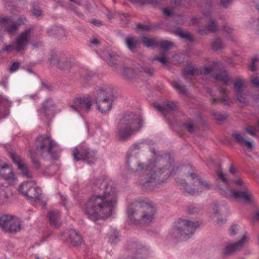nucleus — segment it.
<instances>
[{
  "label": "nucleus",
  "instance_id": "obj_36",
  "mask_svg": "<svg viewBox=\"0 0 259 259\" xmlns=\"http://www.w3.org/2000/svg\"><path fill=\"white\" fill-rule=\"evenodd\" d=\"M177 33L179 36L183 39L190 42L193 41V38L191 34L187 31L179 29L177 30Z\"/></svg>",
  "mask_w": 259,
  "mask_h": 259
},
{
  "label": "nucleus",
  "instance_id": "obj_34",
  "mask_svg": "<svg viewBox=\"0 0 259 259\" xmlns=\"http://www.w3.org/2000/svg\"><path fill=\"white\" fill-rule=\"evenodd\" d=\"M137 68L141 73H144L148 76H151L154 74V69L152 67H148L138 65Z\"/></svg>",
  "mask_w": 259,
  "mask_h": 259
},
{
  "label": "nucleus",
  "instance_id": "obj_11",
  "mask_svg": "<svg viewBox=\"0 0 259 259\" xmlns=\"http://www.w3.org/2000/svg\"><path fill=\"white\" fill-rule=\"evenodd\" d=\"M0 228L4 233H16V216L9 213L2 214L0 216Z\"/></svg>",
  "mask_w": 259,
  "mask_h": 259
},
{
  "label": "nucleus",
  "instance_id": "obj_52",
  "mask_svg": "<svg viewBox=\"0 0 259 259\" xmlns=\"http://www.w3.org/2000/svg\"><path fill=\"white\" fill-rule=\"evenodd\" d=\"M223 28L224 31L228 33H231L234 30V28L227 23L223 25Z\"/></svg>",
  "mask_w": 259,
  "mask_h": 259
},
{
  "label": "nucleus",
  "instance_id": "obj_45",
  "mask_svg": "<svg viewBox=\"0 0 259 259\" xmlns=\"http://www.w3.org/2000/svg\"><path fill=\"white\" fill-rule=\"evenodd\" d=\"M212 115L213 117L217 120L222 121L226 119L228 116L226 114H222L217 112H213Z\"/></svg>",
  "mask_w": 259,
  "mask_h": 259
},
{
  "label": "nucleus",
  "instance_id": "obj_5",
  "mask_svg": "<svg viewBox=\"0 0 259 259\" xmlns=\"http://www.w3.org/2000/svg\"><path fill=\"white\" fill-rule=\"evenodd\" d=\"M177 182L186 192L192 194L208 190L211 187L208 182L193 172L188 174L186 179H178Z\"/></svg>",
  "mask_w": 259,
  "mask_h": 259
},
{
  "label": "nucleus",
  "instance_id": "obj_13",
  "mask_svg": "<svg viewBox=\"0 0 259 259\" xmlns=\"http://www.w3.org/2000/svg\"><path fill=\"white\" fill-rule=\"evenodd\" d=\"M0 177L10 183L14 182L16 178L15 172L11 165L0 159Z\"/></svg>",
  "mask_w": 259,
  "mask_h": 259
},
{
  "label": "nucleus",
  "instance_id": "obj_20",
  "mask_svg": "<svg viewBox=\"0 0 259 259\" xmlns=\"http://www.w3.org/2000/svg\"><path fill=\"white\" fill-rule=\"evenodd\" d=\"M220 93L222 94L221 99L215 98L212 94L211 90L210 89H207V92L209 93L211 96L210 101L212 105H216L220 101L226 105H230L231 101L230 98L227 96L226 94V89L225 88H221L219 89Z\"/></svg>",
  "mask_w": 259,
  "mask_h": 259
},
{
  "label": "nucleus",
  "instance_id": "obj_54",
  "mask_svg": "<svg viewBox=\"0 0 259 259\" xmlns=\"http://www.w3.org/2000/svg\"><path fill=\"white\" fill-rule=\"evenodd\" d=\"M32 14L36 16L39 17L42 14V11L39 8H33L32 10Z\"/></svg>",
  "mask_w": 259,
  "mask_h": 259
},
{
  "label": "nucleus",
  "instance_id": "obj_50",
  "mask_svg": "<svg viewBox=\"0 0 259 259\" xmlns=\"http://www.w3.org/2000/svg\"><path fill=\"white\" fill-rule=\"evenodd\" d=\"M128 248L132 253L136 254L138 252V245L136 243H131L128 245Z\"/></svg>",
  "mask_w": 259,
  "mask_h": 259
},
{
  "label": "nucleus",
  "instance_id": "obj_38",
  "mask_svg": "<svg viewBox=\"0 0 259 259\" xmlns=\"http://www.w3.org/2000/svg\"><path fill=\"white\" fill-rule=\"evenodd\" d=\"M212 219L215 220L219 225H221L224 222V220L220 217L218 207L215 206L213 208V212L211 215Z\"/></svg>",
  "mask_w": 259,
  "mask_h": 259
},
{
  "label": "nucleus",
  "instance_id": "obj_6",
  "mask_svg": "<svg viewBox=\"0 0 259 259\" xmlns=\"http://www.w3.org/2000/svg\"><path fill=\"white\" fill-rule=\"evenodd\" d=\"M233 183L236 185L241 186V189L235 190L226 187V190H224L219 187L221 194L228 198L243 199L246 203L253 202L254 196L244 184L243 180L241 178H237L233 181Z\"/></svg>",
  "mask_w": 259,
  "mask_h": 259
},
{
  "label": "nucleus",
  "instance_id": "obj_29",
  "mask_svg": "<svg viewBox=\"0 0 259 259\" xmlns=\"http://www.w3.org/2000/svg\"><path fill=\"white\" fill-rule=\"evenodd\" d=\"M119 59L118 56L112 53L108 54L107 62L109 65L117 69L118 68Z\"/></svg>",
  "mask_w": 259,
  "mask_h": 259
},
{
  "label": "nucleus",
  "instance_id": "obj_55",
  "mask_svg": "<svg viewBox=\"0 0 259 259\" xmlns=\"http://www.w3.org/2000/svg\"><path fill=\"white\" fill-rule=\"evenodd\" d=\"M163 14L166 16H172L174 14V11L169 8H164L163 10Z\"/></svg>",
  "mask_w": 259,
  "mask_h": 259
},
{
  "label": "nucleus",
  "instance_id": "obj_19",
  "mask_svg": "<svg viewBox=\"0 0 259 259\" xmlns=\"http://www.w3.org/2000/svg\"><path fill=\"white\" fill-rule=\"evenodd\" d=\"M0 26L9 35H12L16 31V22L11 18H0Z\"/></svg>",
  "mask_w": 259,
  "mask_h": 259
},
{
  "label": "nucleus",
  "instance_id": "obj_37",
  "mask_svg": "<svg viewBox=\"0 0 259 259\" xmlns=\"http://www.w3.org/2000/svg\"><path fill=\"white\" fill-rule=\"evenodd\" d=\"M31 185V184L29 182L23 183L19 186L18 191L24 196H25V193L28 192Z\"/></svg>",
  "mask_w": 259,
  "mask_h": 259
},
{
  "label": "nucleus",
  "instance_id": "obj_61",
  "mask_svg": "<svg viewBox=\"0 0 259 259\" xmlns=\"http://www.w3.org/2000/svg\"><path fill=\"white\" fill-rule=\"evenodd\" d=\"M26 1L25 0H17V8L23 9L24 7L26 4Z\"/></svg>",
  "mask_w": 259,
  "mask_h": 259
},
{
  "label": "nucleus",
  "instance_id": "obj_27",
  "mask_svg": "<svg viewBox=\"0 0 259 259\" xmlns=\"http://www.w3.org/2000/svg\"><path fill=\"white\" fill-rule=\"evenodd\" d=\"M41 194V190L39 187L31 185L28 192L25 193V197L28 199H39Z\"/></svg>",
  "mask_w": 259,
  "mask_h": 259
},
{
  "label": "nucleus",
  "instance_id": "obj_8",
  "mask_svg": "<svg viewBox=\"0 0 259 259\" xmlns=\"http://www.w3.org/2000/svg\"><path fill=\"white\" fill-rule=\"evenodd\" d=\"M199 226L198 222L179 219L176 223L173 234H179L181 237L186 238L192 235Z\"/></svg>",
  "mask_w": 259,
  "mask_h": 259
},
{
  "label": "nucleus",
  "instance_id": "obj_1",
  "mask_svg": "<svg viewBox=\"0 0 259 259\" xmlns=\"http://www.w3.org/2000/svg\"><path fill=\"white\" fill-rule=\"evenodd\" d=\"M95 194L92 196L83 208L89 218L96 221L111 214L118 200V191L113 182L107 179L98 178L93 182Z\"/></svg>",
  "mask_w": 259,
  "mask_h": 259
},
{
  "label": "nucleus",
  "instance_id": "obj_31",
  "mask_svg": "<svg viewBox=\"0 0 259 259\" xmlns=\"http://www.w3.org/2000/svg\"><path fill=\"white\" fill-rule=\"evenodd\" d=\"M29 154L34 167L36 169L40 168L41 167V164L38 158L39 155V153L35 151H30Z\"/></svg>",
  "mask_w": 259,
  "mask_h": 259
},
{
  "label": "nucleus",
  "instance_id": "obj_18",
  "mask_svg": "<svg viewBox=\"0 0 259 259\" xmlns=\"http://www.w3.org/2000/svg\"><path fill=\"white\" fill-rule=\"evenodd\" d=\"M52 63L59 69L67 71L71 69L73 64L71 59L63 56L54 58Z\"/></svg>",
  "mask_w": 259,
  "mask_h": 259
},
{
  "label": "nucleus",
  "instance_id": "obj_44",
  "mask_svg": "<svg viewBox=\"0 0 259 259\" xmlns=\"http://www.w3.org/2000/svg\"><path fill=\"white\" fill-rule=\"evenodd\" d=\"M15 49H16V41H14L12 44L5 45L2 49V51L10 53Z\"/></svg>",
  "mask_w": 259,
  "mask_h": 259
},
{
  "label": "nucleus",
  "instance_id": "obj_43",
  "mask_svg": "<svg viewBox=\"0 0 259 259\" xmlns=\"http://www.w3.org/2000/svg\"><path fill=\"white\" fill-rule=\"evenodd\" d=\"M213 71V68L212 66H205L199 68L198 72L199 73L207 75Z\"/></svg>",
  "mask_w": 259,
  "mask_h": 259
},
{
  "label": "nucleus",
  "instance_id": "obj_59",
  "mask_svg": "<svg viewBox=\"0 0 259 259\" xmlns=\"http://www.w3.org/2000/svg\"><path fill=\"white\" fill-rule=\"evenodd\" d=\"M251 83L255 87H259V77L255 76L253 77L251 80Z\"/></svg>",
  "mask_w": 259,
  "mask_h": 259
},
{
  "label": "nucleus",
  "instance_id": "obj_60",
  "mask_svg": "<svg viewBox=\"0 0 259 259\" xmlns=\"http://www.w3.org/2000/svg\"><path fill=\"white\" fill-rule=\"evenodd\" d=\"M8 150V151L9 153V156L10 157L12 158V159L13 160V162L15 163H16V155L15 154V152L12 151L11 150L9 149H7Z\"/></svg>",
  "mask_w": 259,
  "mask_h": 259
},
{
  "label": "nucleus",
  "instance_id": "obj_57",
  "mask_svg": "<svg viewBox=\"0 0 259 259\" xmlns=\"http://www.w3.org/2000/svg\"><path fill=\"white\" fill-rule=\"evenodd\" d=\"M238 230V228L237 226L233 225L230 228V234L232 235H235L237 234Z\"/></svg>",
  "mask_w": 259,
  "mask_h": 259
},
{
  "label": "nucleus",
  "instance_id": "obj_15",
  "mask_svg": "<svg viewBox=\"0 0 259 259\" xmlns=\"http://www.w3.org/2000/svg\"><path fill=\"white\" fill-rule=\"evenodd\" d=\"M73 155L75 160H85L89 163H93L96 159L95 152L90 151L88 149L84 148H81L79 150L75 149Z\"/></svg>",
  "mask_w": 259,
  "mask_h": 259
},
{
  "label": "nucleus",
  "instance_id": "obj_64",
  "mask_svg": "<svg viewBox=\"0 0 259 259\" xmlns=\"http://www.w3.org/2000/svg\"><path fill=\"white\" fill-rule=\"evenodd\" d=\"M9 72L11 73L16 71V62H13L11 66L9 68Z\"/></svg>",
  "mask_w": 259,
  "mask_h": 259
},
{
  "label": "nucleus",
  "instance_id": "obj_2",
  "mask_svg": "<svg viewBox=\"0 0 259 259\" xmlns=\"http://www.w3.org/2000/svg\"><path fill=\"white\" fill-rule=\"evenodd\" d=\"M127 167L133 172L140 174L139 182L146 188L156 187L162 181L159 180L160 176L164 173L169 176L174 170L172 165L162 168L154 163L146 164L141 162L137 158L131 156L127 159Z\"/></svg>",
  "mask_w": 259,
  "mask_h": 259
},
{
  "label": "nucleus",
  "instance_id": "obj_56",
  "mask_svg": "<svg viewBox=\"0 0 259 259\" xmlns=\"http://www.w3.org/2000/svg\"><path fill=\"white\" fill-rule=\"evenodd\" d=\"M118 237V233L113 231L109 234V239L111 242H114Z\"/></svg>",
  "mask_w": 259,
  "mask_h": 259
},
{
  "label": "nucleus",
  "instance_id": "obj_39",
  "mask_svg": "<svg viewBox=\"0 0 259 259\" xmlns=\"http://www.w3.org/2000/svg\"><path fill=\"white\" fill-rule=\"evenodd\" d=\"M172 86L181 94H186L187 91L186 86L181 82H174L171 83Z\"/></svg>",
  "mask_w": 259,
  "mask_h": 259
},
{
  "label": "nucleus",
  "instance_id": "obj_3",
  "mask_svg": "<svg viewBox=\"0 0 259 259\" xmlns=\"http://www.w3.org/2000/svg\"><path fill=\"white\" fill-rule=\"evenodd\" d=\"M141 117L135 113H125L120 119L117 126L116 136L120 141H126L139 132L143 125Z\"/></svg>",
  "mask_w": 259,
  "mask_h": 259
},
{
  "label": "nucleus",
  "instance_id": "obj_51",
  "mask_svg": "<svg viewBox=\"0 0 259 259\" xmlns=\"http://www.w3.org/2000/svg\"><path fill=\"white\" fill-rule=\"evenodd\" d=\"M246 131L250 134L252 136H256L255 133L256 127L255 126H249L246 127L245 129Z\"/></svg>",
  "mask_w": 259,
  "mask_h": 259
},
{
  "label": "nucleus",
  "instance_id": "obj_17",
  "mask_svg": "<svg viewBox=\"0 0 259 259\" xmlns=\"http://www.w3.org/2000/svg\"><path fill=\"white\" fill-rule=\"evenodd\" d=\"M17 174L26 179H32V174L26 160L17 155Z\"/></svg>",
  "mask_w": 259,
  "mask_h": 259
},
{
  "label": "nucleus",
  "instance_id": "obj_24",
  "mask_svg": "<svg viewBox=\"0 0 259 259\" xmlns=\"http://www.w3.org/2000/svg\"><path fill=\"white\" fill-rule=\"evenodd\" d=\"M95 102L97 105V109L102 113H106L111 110L114 100H106Z\"/></svg>",
  "mask_w": 259,
  "mask_h": 259
},
{
  "label": "nucleus",
  "instance_id": "obj_40",
  "mask_svg": "<svg viewBox=\"0 0 259 259\" xmlns=\"http://www.w3.org/2000/svg\"><path fill=\"white\" fill-rule=\"evenodd\" d=\"M173 46L171 42L164 40H158L157 47H159L164 50H168Z\"/></svg>",
  "mask_w": 259,
  "mask_h": 259
},
{
  "label": "nucleus",
  "instance_id": "obj_53",
  "mask_svg": "<svg viewBox=\"0 0 259 259\" xmlns=\"http://www.w3.org/2000/svg\"><path fill=\"white\" fill-rule=\"evenodd\" d=\"M212 6V3H209L205 5L204 6L202 7V9L203 12V14L205 15L209 16L210 14V11L209 10L208 12H205V11L206 9L209 10Z\"/></svg>",
  "mask_w": 259,
  "mask_h": 259
},
{
  "label": "nucleus",
  "instance_id": "obj_30",
  "mask_svg": "<svg viewBox=\"0 0 259 259\" xmlns=\"http://www.w3.org/2000/svg\"><path fill=\"white\" fill-rule=\"evenodd\" d=\"M217 175L218 177V179L225 184L224 187H222L221 185H219L218 187H221L224 190H226V187L228 188L229 181L227 177V175L224 174L221 168L219 169L216 171Z\"/></svg>",
  "mask_w": 259,
  "mask_h": 259
},
{
  "label": "nucleus",
  "instance_id": "obj_25",
  "mask_svg": "<svg viewBox=\"0 0 259 259\" xmlns=\"http://www.w3.org/2000/svg\"><path fill=\"white\" fill-rule=\"evenodd\" d=\"M48 218L51 226L57 228L61 225L60 213L57 210H51L48 213Z\"/></svg>",
  "mask_w": 259,
  "mask_h": 259
},
{
  "label": "nucleus",
  "instance_id": "obj_32",
  "mask_svg": "<svg viewBox=\"0 0 259 259\" xmlns=\"http://www.w3.org/2000/svg\"><path fill=\"white\" fill-rule=\"evenodd\" d=\"M211 49L214 51H219L225 48L222 40L219 37L215 38L211 44Z\"/></svg>",
  "mask_w": 259,
  "mask_h": 259
},
{
  "label": "nucleus",
  "instance_id": "obj_33",
  "mask_svg": "<svg viewBox=\"0 0 259 259\" xmlns=\"http://www.w3.org/2000/svg\"><path fill=\"white\" fill-rule=\"evenodd\" d=\"M144 45L147 47H157L158 40L155 38H149L145 36L142 37Z\"/></svg>",
  "mask_w": 259,
  "mask_h": 259
},
{
  "label": "nucleus",
  "instance_id": "obj_62",
  "mask_svg": "<svg viewBox=\"0 0 259 259\" xmlns=\"http://www.w3.org/2000/svg\"><path fill=\"white\" fill-rule=\"evenodd\" d=\"M137 28L140 30H148L150 29L149 26L140 23L137 24Z\"/></svg>",
  "mask_w": 259,
  "mask_h": 259
},
{
  "label": "nucleus",
  "instance_id": "obj_58",
  "mask_svg": "<svg viewBox=\"0 0 259 259\" xmlns=\"http://www.w3.org/2000/svg\"><path fill=\"white\" fill-rule=\"evenodd\" d=\"M26 21V19L24 16H20L17 19V26L24 24Z\"/></svg>",
  "mask_w": 259,
  "mask_h": 259
},
{
  "label": "nucleus",
  "instance_id": "obj_12",
  "mask_svg": "<svg viewBox=\"0 0 259 259\" xmlns=\"http://www.w3.org/2000/svg\"><path fill=\"white\" fill-rule=\"evenodd\" d=\"M92 101L90 98H76L69 104L70 108L75 112H88L91 109Z\"/></svg>",
  "mask_w": 259,
  "mask_h": 259
},
{
  "label": "nucleus",
  "instance_id": "obj_9",
  "mask_svg": "<svg viewBox=\"0 0 259 259\" xmlns=\"http://www.w3.org/2000/svg\"><path fill=\"white\" fill-rule=\"evenodd\" d=\"M233 91L238 102L243 106H246L249 102V92L246 82L241 77H237L234 82Z\"/></svg>",
  "mask_w": 259,
  "mask_h": 259
},
{
  "label": "nucleus",
  "instance_id": "obj_49",
  "mask_svg": "<svg viewBox=\"0 0 259 259\" xmlns=\"http://www.w3.org/2000/svg\"><path fill=\"white\" fill-rule=\"evenodd\" d=\"M259 61L258 57H255L252 59L251 63L249 66V68L252 71H255L257 69V68L255 65V63Z\"/></svg>",
  "mask_w": 259,
  "mask_h": 259
},
{
  "label": "nucleus",
  "instance_id": "obj_26",
  "mask_svg": "<svg viewBox=\"0 0 259 259\" xmlns=\"http://www.w3.org/2000/svg\"><path fill=\"white\" fill-rule=\"evenodd\" d=\"M232 137L235 142L240 144H245L249 149H252L253 147L252 144L251 142L246 140L243 136L240 133L235 132L232 134Z\"/></svg>",
  "mask_w": 259,
  "mask_h": 259
},
{
  "label": "nucleus",
  "instance_id": "obj_35",
  "mask_svg": "<svg viewBox=\"0 0 259 259\" xmlns=\"http://www.w3.org/2000/svg\"><path fill=\"white\" fill-rule=\"evenodd\" d=\"M215 78L218 80L222 81L224 84H227L230 80L229 75L225 71L221 72L215 76Z\"/></svg>",
  "mask_w": 259,
  "mask_h": 259
},
{
  "label": "nucleus",
  "instance_id": "obj_4",
  "mask_svg": "<svg viewBox=\"0 0 259 259\" xmlns=\"http://www.w3.org/2000/svg\"><path fill=\"white\" fill-rule=\"evenodd\" d=\"M155 212L156 209L152 204L144 201L133 202L127 209L128 218L136 224L151 223Z\"/></svg>",
  "mask_w": 259,
  "mask_h": 259
},
{
  "label": "nucleus",
  "instance_id": "obj_16",
  "mask_svg": "<svg viewBox=\"0 0 259 259\" xmlns=\"http://www.w3.org/2000/svg\"><path fill=\"white\" fill-rule=\"evenodd\" d=\"M32 29H27L21 33L17 37V54H23L30 39Z\"/></svg>",
  "mask_w": 259,
  "mask_h": 259
},
{
  "label": "nucleus",
  "instance_id": "obj_23",
  "mask_svg": "<svg viewBox=\"0 0 259 259\" xmlns=\"http://www.w3.org/2000/svg\"><path fill=\"white\" fill-rule=\"evenodd\" d=\"M156 109L164 115H167L170 112L177 109V105L172 102L166 101L164 102V106L157 105Z\"/></svg>",
  "mask_w": 259,
  "mask_h": 259
},
{
  "label": "nucleus",
  "instance_id": "obj_47",
  "mask_svg": "<svg viewBox=\"0 0 259 259\" xmlns=\"http://www.w3.org/2000/svg\"><path fill=\"white\" fill-rule=\"evenodd\" d=\"M199 70L195 69L193 66H190L187 70L185 71L184 73V76L185 78L187 77V74L194 75L196 72H198Z\"/></svg>",
  "mask_w": 259,
  "mask_h": 259
},
{
  "label": "nucleus",
  "instance_id": "obj_22",
  "mask_svg": "<svg viewBox=\"0 0 259 259\" xmlns=\"http://www.w3.org/2000/svg\"><path fill=\"white\" fill-rule=\"evenodd\" d=\"M124 42L127 48L133 52H135L140 47V40L135 36L128 35L126 36Z\"/></svg>",
  "mask_w": 259,
  "mask_h": 259
},
{
  "label": "nucleus",
  "instance_id": "obj_10",
  "mask_svg": "<svg viewBox=\"0 0 259 259\" xmlns=\"http://www.w3.org/2000/svg\"><path fill=\"white\" fill-rule=\"evenodd\" d=\"M249 239V238L247 235H244L237 241L227 243L223 250V254L225 255H231L240 251L248 243Z\"/></svg>",
  "mask_w": 259,
  "mask_h": 259
},
{
  "label": "nucleus",
  "instance_id": "obj_42",
  "mask_svg": "<svg viewBox=\"0 0 259 259\" xmlns=\"http://www.w3.org/2000/svg\"><path fill=\"white\" fill-rule=\"evenodd\" d=\"M207 30L209 32H215L218 29V25L214 19H211L207 24Z\"/></svg>",
  "mask_w": 259,
  "mask_h": 259
},
{
  "label": "nucleus",
  "instance_id": "obj_21",
  "mask_svg": "<svg viewBox=\"0 0 259 259\" xmlns=\"http://www.w3.org/2000/svg\"><path fill=\"white\" fill-rule=\"evenodd\" d=\"M67 236L71 244L74 247H77L83 242V240L80 233L75 230L69 231L67 232Z\"/></svg>",
  "mask_w": 259,
  "mask_h": 259
},
{
  "label": "nucleus",
  "instance_id": "obj_41",
  "mask_svg": "<svg viewBox=\"0 0 259 259\" xmlns=\"http://www.w3.org/2000/svg\"><path fill=\"white\" fill-rule=\"evenodd\" d=\"M123 75L127 79L132 78L134 76L133 69L127 66L123 67Z\"/></svg>",
  "mask_w": 259,
  "mask_h": 259
},
{
  "label": "nucleus",
  "instance_id": "obj_46",
  "mask_svg": "<svg viewBox=\"0 0 259 259\" xmlns=\"http://www.w3.org/2000/svg\"><path fill=\"white\" fill-rule=\"evenodd\" d=\"M152 61H158L163 65H166L168 63V60L166 56L162 55L161 57H155L152 59Z\"/></svg>",
  "mask_w": 259,
  "mask_h": 259
},
{
  "label": "nucleus",
  "instance_id": "obj_7",
  "mask_svg": "<svg viewBox=\"0 0 259 259\" xmlns=\"http://www.w3.org/2000/svg\"><path fill=\"white\" fill-rule=\"evenodd\" d=\"M56 144L51 137L45 135L37 137L36 142V151L43 158L50 157L52 159L58 157V152L55 150Z\"/></svg>",
  "mask_w": 259,
  "mask_h": 259
},
{
  "label": "nucleus",
  "instance_id": "obj_28",
  "mask_svg": "<svg viewBox=\"0 0 259 259\" xmlns=\"http://www.w3.org/2000/svg\"><path fill=\"white\" fill-rule=\"evenodd\" d=\"M15 201V196L12 192H6L4 196H0V205H6Z\"/></svg>",
  "mask_w": 259,
  "mask_h": 259
},
{
  "label": "nucleus",
  "instance_id": "obj_63",
  "mask_svg": "<svg viewBox=\"0 0 259 259\" xmlns=\"http://www.w3.org/2000/svg\"><path fill=\"white\" fill-rule=\"evenodd\" d=\"M231 2V0H221V4L224 8H227Z\"/></svg>",
  "mask_w": 259,
  "mask_h": 259
},
{
  "label": "nucleus",
  "instance_id": "obj_48",
  "mask_svg": "<svg viewBox=\"0 0 259 259\" xmlns=\"http://www.w3.org/2000/svg\"><path fill=\"white\" fill-rule=\"evenodd\" d=\"M185 126L189 132L192 133L194 131L195 125L193 122L190 121L186 123Z\"/></svg>",
  "mask_w": 259,
  "mask_h": 259
},
{
  "label": "nucleus",
  "instance_id": "obj_14",
  "mask_svg": "<svg viewBox=\"0 0 259 259\" xmlns=\"http://www.w3.org/2000/svg\"><path fill=\"white\" fill-rule=\"evenodd\" d=\"M94 98L95 101L114 100L113 90L107 86L100 87L94 92Z\"/></svg>",
  "mask_w": 259,
  "mask_h": 259
}]
</instances>
